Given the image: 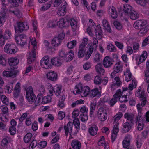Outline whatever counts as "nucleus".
Wrapping results in <instances>:
<instances>
[{"instance_id":"obj_52","label":"nucleus","mask_w":149,"mask_h":149,"mask_svg":"<svg viewBox=\"0 0 149 149\" xmlns=\"http://www.w3.org/2000/svg\"><path fill=\"white\" fill-rule=\"evenodd\" d=\"M52 3V2L50 1L45 5L41 8V10L42 11H45L48 9L51 6V4Z\"/></svg>"},{"instance_id":"obj_6","label":"nucleus","mask_w":149,"mask_h":149,"mask_svg":"<svg viewBox=\"0 0 149 149\" xmlns=\"http://www.w3.org/2000/svg\"><path fill=\"white\" fill-rule=\"evenodd\" d=\"M16 49L17 47L15 45L13 44H7L5 46L4 50L6 53L12 54L16 52Z\"/></svg>"},{"instance_id":"obj_47","label":"nucleus","mask_w":149,"mask_h":149,"mask_svg":"<svg viewBox=\"0 0 149 149\" xmlns=\"http://www.w3.org/2000/svg\"><path fill=\"white\" fill-rule=\"evenodd\" d=\"M44 42L45 45L47 47V50L50 52H53L55 50V49L54 48L49 46V43L48 41L47 40H45L44 41Z\"/></svg>"},{"instance_id":"obj_10","label":"nucleus","mask_w":149,"mask_h":149,"mask_svg":"<svg viewBox=\"0 0 149 149\" xmlns=\"http://www.w3.org/2000/svg\"><path fill=\"white\" fill-rule=\"evenodd\" d=\"M114 61L109 56H106L104 58L103 64L104 66L106 68L110 67L113 64Z\"/></svg>"},{"instance_id":"obj_12","label":"nucleus","mask_w":149,"mask_h":149,"mask_svg":"<svg viewBox=\"0 0 149 149\" xmlns=\"http://www.w3.org/2000/svg\"><path fill=\"white\" fill-rule=\"evenodd\" d=\"M73 126V123L71 122H69L66 125L64 126V128L65 132V135L66 136H68V133L70 135H71Z\"/></svg>"},{"instance_id":"obj_8","label":"nucleus","mask_w":149,"mask_h":149,"mask_svg":"<svg viewBox=\"0 0 149 149\" xmlns=\"http://www.w3.org/2000/svg\"><path fill=\"white\" fill-rule=\"evenodd\" d=\"M62 90V87L61 86L56 85L50 88V89L49 90L51 96L53 95V93L54 92L55 94L57 96H60Z\"/></svg>"},{"instance_id":"obj_17","label":"nucleus","mask_w":149,"mask_h":149,"mask_svg":"<svg viewBox=\"0 0 149 149\" xmlns=\"http://www.w3.org/2000/svg\"><path fill=\"white\" fill-rule=\"evenodd\" d=\"M109 13L113 19L116 18L118 16L117 13L116 8L113 6H111L109 8L108 10Z\"/></svg>"},{"instance_id":"obj_40","label":"nucleus","mask_w":149,"mask_h":149,"mask_svg":"<svg viewBox=\"0 0 149 149\" xmlns=\"http://www.w3.org/2000/svg\"><path fill=\"white\" fill-rule=\"evenodd\" d=\"M61 41L57 38L54 37L52 41V44L54 46H58Z\"/></svg>"},{"instance_id":"obj_13","label":"nucleus","mask_w":149,"mask_h":149,"mask_svg":"<svg viewBox=\"0 0 149 149\" xmlns=\"http://www.w3.org/2000/svg\"><path fill=\"white\" fill-rule=\"evenodd\" d=\"M146 24V22L143 20H138L134 24V26L136 29H139L145 26Z\"/></svg>"},{"instance_id":"obj_22","label":"nucleus","mask_w":149,"mask_h":149,"mask_svg":"<svg viewBox=\"0 0 149 149\" xmlns=\"http://www.w3.org/2000/svg\"><path fill=\"white\" fill-rule=\"evenodd\" d=\"M100 93L97 88H94L90 91L89 96L91 97H94L97 96H100Z\"/></svg>"},{"instance_id":"obj_58","label":"nucleus","mask_w":149,"mask_h":149,"mask_svg":"<svg viewBox=\"0 0 149 149\" xmlns=\"http://www.w3.org/2000/svg\"><path fill=\"white\" fill-rule=\"evenodd\" d=\"M6 92L8 93L9 94L11 92L13 89V85L11 84L9 85H7L6 86Z\"/></svg>"},{"instance_id":"obj_62","label":"nucleus","mask_w":149,"mask_h":149,"mask_svg":"<svg viewBox=\"0 0 149 149\" xmlns=\"http://www.w3.org/2000/svg\"><path fill=\"white\" fill-rule=\"evenodd\" d=\"M114 25L116 28L118 30H120L122 28L121 24L119 22L115 21L114 22Z\"/></svg>"},{"instance_id":"obj_21","label":"nucleus","mask_w":149,"mask_h":149,"mask_svg":"<svg viewBox=\"0 0 149 149\" xmlns=\"http://www.w3.org/2000/svg\"><path fill=\"white\" fill-rule=\"evenodd\" d=\"M71 145L73 149H80L81 147L80 142L76 140H73Z\"/></svg>"},{"instance_id":"obj_46","label":"nucleus","mask_w":149,"mask_h":149,"mask_svg":"<svg viewBox=\"0 0 149 149\" xmlns=\"http://www.w3.org/2000/svg\"><path fill=\"white\" fill-rule=\"evenodd\" d=\"M76 41L74 40H72L69 42L67 44V46L69 49L73 48L76 45Z\"/></svg>"},{"instance_id":"obj_63","label":"nucleus","mask_w":149,"mask_h":149,"mask_svg":"<svg viewBox=\"0 0 149 149\" xmlns=\"http://www.w3.org/2000/svg\"><path fill=\"white\" fill-rule=\"evenodd\" d=\"M91 63L90 62H87L83 65V67L84 70H88L91 68Z\"/></svg>"},{"instance_id":"obj_18","label":"nucleus","mask_w":149,"mask_h":149,"mask_svg":"<svg viewBox=\"0 0 149 149\" xmlns=\"http://www.w3.org/2000/svg\"><path fill=\"white\" fill-rule=\"evenodd\" d=\"M20 83H18L16 84L14 88L13 92V96L14 97L18 98L20 93Z\"/></svg>"},{"instance_id":"obj_54","label":"nucleus","mask_w":149,"mask_h":149,"mask_svg":"<svg viewBox=\"0 0 149 149\" xmlns=\"http://www.w3.org/2000/svg\"><path fill=\"white\" fill-rule=\"evenodd\" d=\"M119 123L116 122L114 125L112 133L117 134V133L119 131L118 128Z\"/></svg>"},{"instance_id":"obj_39","label":"nucleus","mask_w":149,"mask_h":149,"mask_svg":"<svg viewBox=\"0 0 149 149\" xmlns=\"http://www.w3.org/2000/svg\"><path fill=\"white\" fill-rule=\"evenodd\" d=\"M32 136V134L31 133H27L26 134L24 138V142L26 143H29L30 141Z\"/></svg>"},{"instance_id":"obj_44","label":"nucleus","mask_w":149,"mask_h":149,"mask_svg":"<svg viewBox=\"0 0 149 149\" xmlns=\"http://www.w3.org/2000/svg\"><path fill=\"white\" fill-rule=\"evenodd\" d=\"M70 22L72 29L73 31V32H74L77 28L76 22L74 19H71L70 20Z\"/></svg>"},{"instance_id":"obj_32","label":"nucleus","mask_w":149,"mask_h":149,"mask_svg":"<svg viewBox=\"0 0 149 149\" xmlns=\"http://www.w3.org/2000/svg\"><path fill=\"white\" fill-rule=\"evenodd\" d=\"M7 18V15L5 12L3 10L0 13V24H1L5 21Z\"/></svg>"},{"instance_id":"obj_16","label":"nucleus","mask_w":149,"mask_h":149,"mask_svg":"<svg viewBox=\"0 0 149 149\" xmlns=\"http://www.w3.org/2000/svg\"><path fill=\"white\" fill-rule=\"evenodd\" d=\"M47 77L48 79L54 81H56L57 79V74L54 71L49 72L47 74Z\"/></svg>"},{"instance_id":"obj_55","label":"nucleus","mask_w":149,"mask_h":149,"mask_svg":"<svg viewBox=\"0 0 149 149\" xmlns=\"http://www.w3.org/2000/svg\"><path fill=\"white\" fill-rule=\"evenodd\" d=\"M34 94L33 92V89L31 86H29L26 89V95L28 94Z\"/></svg>"},{"instance_id":"obj_25","label":"nucleus","mask_w":149,"mask_h":149,"mask_svg":"<svg viewBox=\"0 0 149 149\" xmlns=\"http://www.w3.org/2000/svg\"><path fill=\"white\" fill-rule=\"evenodd\" d=\"M130 139L131 138L130 135H127L125 136L124 139L122 142L123 146L124 148H127L129 146Z\"/></svg>"},{"instance_id":"obj_43","label":"nucleus","mask_w":149,"mask_h":149,"mask_svg":"<svg viewBox=\"0 0 149 149\" xmlns=\"http://www.w3.org/2000/svg\"><path fill=\"white\" fill-rule=\"evenodd\" d=\"M114 80L115 81V83L114 84H112V87L115 86L116 85L118 86H120L122 84V82L121 81L120 77H116L114 78Z\"/></svg>"},{"instance_id":"obj_48","label":"nucleus","mask_w":149,"mask_h":149,"mask_svg":"<svg viewBox=\"0 0 149 149\" xmlns=\"http://www.w3.org/2000/svg\"><path fill=\"white\" fill-rule=\"evenodd\" d=\"M1 99L3 103L6 105H8L9 104L8 99L4 95H2L1 97Z\"/></svg>"},{"instance_id":"obj_20","label":"nucleus","mask_w":149,"mask_h":149,"mask_svg":"<svg viewBox=\"0 0 149 149\" xmlns=\"http://www.w3.org/2000/svg\"><path fill=\"white\" fill-rule=\"evenodd\" d=\"M95 69L97 74L102 75H104L105 71L102 64L99 63L97 64L95 66Z\"/></svg>"},{"instance_id":"obj_11","label":"nucleus","mask_w":149,"mask_h":149,"mask_svg":"<svg viewBox=\"0 0 149 149\" xmlns=\"http://www.w3.org/2000/svg\"><path fill=\"white\" fill-rule=\"evenodd\" d=\"M141 114V113H139L138 116L135 118L136 123L137 124L138 122V129L139 130H141L143 127V121L142 120Z\"/></svg>"},{"instance_id":"obj_23","label":"nucleus","mask_w":149,"mask_h":149,"mask_svg":"<svg viewBox=\"0 0 149 149\" xmlns=\"http://www.w3.org/2000/svg\"><path fill=\"white\" fill-rule=\"evenodd\" d=\"M86 50V48L81 46H79L77 53V56L78 58H81L84 56Z\"/></svg>"},{"instance_id":"obj_60","label":"nucleus","mask_w":149,"mask_h":149,"mask_svg":"<svg viewBox=\"0 0 149 149\" xmlns=\"http://www.w3.org/2000/svg\"><path fill=\"white\" fill-rule=\"evenodd\" d=\"M102 79L101 78L98 76H96L94 79V82L96 84H100L101 83Z\"/></svg>"},{"instance_id":"obj_49","label":"nucleus","mask_w":149,"mask_h":149,"mask_svg":"<svg viewBox=\"0 0 149 149\" xmlns=\"http://www.w3.org/2000/svg\"><path fill=\"white\" fill-rule=\"evenodd\" d=\"M96 106V104L95 103H91L90 104V116H92L93 112L94 111Z\"/></svg>"},{"instance_id":"obj_3","label":"nucleus","mask_w":149,"mask_h":149,"mask_svg":"<svg viewBox=\"0 0 149 149\" xmlns=\"http://www.w3.org/2000/svg\"><path fill=\"white\" fill-rule=\"evenodd\" d=\"M98 40L95 38H93V44H91L88 49L87 52V54L85 56V59H88L91 56L93 50H95L97 47Z\"/></svg>"},{"instance_id":"obj_33","label":"nucleus","mask_w":149,"mask_h":149,"mask_svg":"<svg viewBox=\"0 0 149 149\" xmlns=\"http://www.w3.org/2000/svg\"><path fill=\"white\" fill-rule=\"evenodd\" d=\"M15 74V73L13 71H4L3 72V76L6 77H10Z\"/></svg>"},{"instance_id":"obj_64","label":"nucleus","mask_w":149,"mask_h":149,"mask_svg":"<svg viewBox=\"0 0 149 149\" xmlns=\"http://www.w3.org/2000/svg\"><path fill=\"white\" fill-rule=\"evenodd\" d=\"M9 131L11 135H14L16 132V129L15 126H11L9 129Z\"/></svg>"},{"instance_id":"obj_31","label":"nucleus","mask_w":149,"mask_h":149,"mask_svg":"<svg viewBox=\"0 0 149 149\" xmlns=\"http://www.w3.org/2000/svg\"><path fill=\"white\" fill-rule=\"evenodd\" d=\"M94 28L95 31V34L96 36L97 37L98 39H101L102 32V30L101 29V27L97 29V27L95 26Z\"/></svg>"},{"instance_id":"obj_14","label":"nucleus","mask_w":149,"mask_h":149,"mask_svg":"<svg viewBox=\"0 0 149 149\" xmlns=\"http://www.w3.org/2000/svg\"><path fill=\"white\" fill-rule=\"evenodd\" d=\"M57 25L61 28L68 27L69 25V21L67 19H62L57 23Z\"/></svg>"},{"instance_id":"obj_30","label":"nucleus","mask_w":149,"mask_h":149,"mask_svg":"<svg viewBox=\"0 0 149 149\" xmlns=\"http://www.w3.org/2000/svg\"><path fill=\"white\" fill-rule=\"evenodd\" d=\"M76 129V131L74 134H77L79 132V130L80 129V122L79 119L77 118H75L74 119L73 122H72Z\"/></svg>"},{"instance_id":"obj_5","label":"nucleus","mask_w":149,"mask_h":149,"mask_svg":"<svg viewBox=\"0 0 149 149\" xmlns=\"http://www.w3.org/2000/svg\"><path fill=\"white\" fill-rule=\"evenodd\" d=\"M15 39L17 44L21 46H24L27 42V38L24 34L15 35Z\"/></svg>"},{"instance_id":"obj_45","label":"nucleus","mask_w":149,"mask_h":149,"mask_svg":"<svg viewBox=\"0 0 149 149\" xmlns=\"http://www.w3.org/2000/svg\"><path fill=\"white\" fill-rule=\"evenodd\" d=\"M122 94L123 92H121V90L119 89L116 91V93L113 95V97L118 100L119 98H121Z\"/></svg>"},{"instance_id":"obj_15","label":"nucleus","mask_w":149,"mask_h":149,"mask_svg":"<svg viewBox=\"0 0 149 149\" xmlns=\"http://www.w3.org/2000/svg\"><path fill=\"white\" fill-rule=\"evenodd\" d=\"M133 124L128 122H126L123 123V125L122 132L125 133L129 131L131 128Z\"/></svg>"},{"instance_id":"obj_27","label":"nucleus","mask_w":149,"mask_h":149,"mask_svg":"<svg viewBox=\"0 0 149 149\" xmlns=\"http://www.w3.org/2000/svg\"><path fill=\"white\" fill-rule=\"evenodd\" d=\"M64 3V4L61 7L59 8L58 10V15L60 16H63L66 13L65 11L66 7L65 5H66V3L65 2Z\"/></svg>"},{"instance_id":"obj_28","label":"nucleus","mask_w":149,"mask_h":149,"mask_svg":"<svg viewBox=\"0 0 149 149\" xmlns=\"http://www.w3.org/2000/svg\"><path fill=\"white\" fill-rule=\"evenodd\" d=\"M9 12L13 14L19 18L21 17L22 16V13L18 9H15L14 10L10 9L9 10Z\"/></svg>"},{"instance_id":"obj_19","label":"nucleus","mask_w":149,"mask_h":149,"mask_svg":"<svg viewBox=\"0 0 149 149\" xmlns=\"http://www.w3.org/2000/svg\"><path fill=\"white\" fill-rule=\"evenodd\" d=\"M124 117L127 120L129 121L130 123L134 124V116L133 113L127 112L124 115Z\"/></svg>"},{"instance_id":"obj_1","label":"nucleus","mask_w":149,"mask_h":149,"mask_svg":"<svg viewBox=\"0 0 149 149\" xmlns=\"http://www.w3.org/2000/svg\"><path fill=\"white\" fill-rule=\"evenodd\" d=\"M75 89L73 91V93L74 94H80L82 97H84L89 95L90 92V88L88 86H85L83 87L81 85H77L75 88Z\"/></svg>"},{"instance_id":"obj_53","label":"nucleus","mask_w":149,"mask_h":149,"mask_svg":"<svg viewBox=\"0 0 149 149\" xmlns=\"http://www.w3.org/2000/svg\"><path fill=\"white\" fill-rule=\"evenodd\" d=\"M11 33V32L8 30L4 32V38L6 40H7L10 38Z\"/></svg>"},{"instance_id":"obj_35","label":"nucleus","mask_w":149,"mask_h":149,"mask_svg":"<svg viewBox=\"0 0 149 149\" xmlns=\"http://www.w3.org/2000/svg\"><path fill=\"white\" fill-rule=\"evenodd\" d=\"M128 15L132 20H136L139 17V14L133 10Z\"/></svg>"},{"instance_id":"obj_41","label":"nucleus","mask_w":149,"mask_h":149,"mask_svg":"<svg viewBox=\"0 0 149 149\" xmlns=\"http://www.w3.org/2000/svg\"><path fill=\"white\" fill-rule=\"evenodd\" d=\"M50 95L45 96L42 99L41 103L43 104H45L51 102V97Z\"/></svg>"},{"instance_id":"obj_26","label":"nucleus","mask_w":149,"mask_h":149,"mask_svg":"<svg viewBox=\"0 0 149 149\" xmlns=\"http://www.w3.org/2000/svg\"><path fill=\"white\" fill-rule=\"evenodd\" d=\"M51 62L52 65L57 67L60 66L62 64L61 60L57 58H52Z\"/></svg>"},{"instance_id":"obj_50","label":"nucleus","mask_w":149,"mask_h":149,"mask_svg":"<svg viewBox=\"0 0 149 149\" xmlns=\"http://www.w3.org/2000/svg\"><path fill=\"white\" fill-rule=\"evenodd\" d=\"M123 114L121 112H119L116 114L113 117L114 122H118L122 117Z\"/></svg>"},{"instance_id":"obj_59","label":"nucleus","mask_w":149,"mask_h":149,"mask_svg":"<svg viewBox=\"0 0 149 149\" xmlns=\"http://www.w3.org/2000/svg\"><path fill=\"white\" fill-rule=\"evenodd\" d=\"M133 83H134L135 85L136 86V84L135 82V81L134 80H132V83L130 84H129L128 86V89H129L130 91H129V93L130 95L132 93L130 91L132 90L134 88V84Z\"/></svg>"},{"instance_id":"obj_51","label":"nucleus","mask_w":149,"mask_h":149,"mask_svg":"<svg viewBox=\"0 0 149 149\" xmlns=\"http://www.w3.org/2000/svg\"><path fill=\"white\" fill-rule=\"evenodd\" d=\"M107 48V49L109 50L110 52H114L116 51L115 47L112 44H109L108 45Z\"/></svg>"},{"instance_id":"obj_38","label":"nucleus","mask_w":149,"mask_h":149,"mask_svg":"<svg viewBox=\"0 0 149 149\" xmlns=\"http://www.w3.org/2000/svg\"><path fill=\"white\" fill-rule=\"evenodd\" d=\"M43 98V95L42 93H39L35 101V103L36 104V105H39L40 103L42 104L41 103L42 100H41V99H42Z\"/></svg>"},{"instance_id":"obj_36","label":"nucleus","mask_w":149,"mask_h":149,"mask_svg":"<svg viewBox=\"0 0 149 149\" xmlns=\"http://www.w3.org/2000/svg\"><path fill=\"white\" fill-rule=\"evenodd\" d=\"M140 30L139 32V34L141 36H143L146 33L149 29V26H146L139 29Z\"/></svg>"},{"instance_id":"obj_4","label":"nucleus","mask_w":149,"mask_h":149,"mask_svg":"<svg viewBox=\"0 0 149 149\" xmlns=\"http://www.w3.org/2000/svg\"><path fill=\"white\" fill-rule=\"evenodd\" d=\"M97 116L98 119L101 121L105 120L107 117V113L106 109L102 107L100 108L97 112Z\"/></svg>"},{"instance_id":"obj_2","label":"nucleus","mask_w":149,"mask_h":149,"mask_svg":"<svg viewBox=\"0 0 149 149\" xmlns=\"http://www.w3.org/2000/svg\"><path fill=\"white\" fill-rule=\"evenodd\" d=\"M16 33H20L29 29V26L27 23L19 22H17V26H14Z\"/></svg>"},{"instance_id":"obj_34","label":"nucleus","mask_w":149,"mask_h":149,"mask_svg":"<svg viewBox=\"0 0 149 149\" xmlns=\"http://www.w3.org/2000/svg\"><path fill=\"white\" fill-rule=\"evenodd\" d=\"M27 100L30 104H32L33 103L36 98V96L35 94H28L26 95Z\"/></svg>"},{"instance_id":"obj_37","label":"nucleus","mask_w":149,"mask_h":149,"mask_svg":"<svg viewBox=\"0 0 149 149\" xmlns=\"http://www.w3.org/2000/svg\"><path fill=\"white\" fill-rule=\"evenodd\" d=\"M8 1L13 6L17 7L18 6L19 3H22L23 0H8Z\"/></svg>"},{"instance_id":"obj_56","label":"nucleus","mask_w":149,"mask_h":149,"mask_svg":"<svg viewBox=\"0 0 149 149\" xmlns=\"http://www.w3.org/2000/svg\"><path fill=\"white\" fill-rule=\"evenodd\" d=\"M140 92H137V93H136V96L137 97L139 96V97L140 99L144 98H146L145 97V91L144 90H142L140 94Z\"/></svg>"},{"instance_id":"obj_57","label":"nucleus","mask_w":149,"mask_h":149,"mask_svg":"<svg viewBox=\"0 0 149 149\" xmlns=\"http://www.w3.org/2000/svg\"><path fill=\"white\" fill-rule=\"evenodd\" d=\"M80 117L81 120L83 122H85L88 120V116L86 114H81L80 115Z\"/></svg>"},{"instance_id":"obj_24","label":"nucleus","mask_w":149,"mask_h":149,"mask_svg":"<svg viewBox=\"0 0 149 149\" xmlns=\"http://www.w3.org/2000/svg\"><path fill=\"white\" fill-rule=\"evenodd\" d=\"M123 66L120 61L118 62L116 64L114 67V71L116 73H118L122 70Z\"/></svg>"},{"instance_id":"obj_9","label":"nucleus","mask_w":149,"mask_h":149,"mask_svg":"<svg viewBox=\"0 0 149 149\" xmlns=\"http://www.w3.org/2000/svg\"><path fill=\"white\" fill-rule=\"evenodd\" d=\"M19 60L16 58H11L8 59V63L10 66V70H13L17 68V65L19 63Z\"/></svg>"},{"instance_id":"obj_29","label":"nucleus","mask_w":149,"mask_h":149,"mask_svg":"<svg viewBox=\"0 0 149 149\" xmlns=\"http://www.w3.org/2000/svg\"><path fill=\"white\" fill-rule=\"evenodd\" d=\"M98 128L95 125H93L89 129V132L92 136L95 135L97 132Z\"/></svg>"},{"instance_id":"obj_61","label":"nucleus","mask_w":149,"mask_h":149,"mask_svg":"<svg viewBox=\"0 0 149 149\" xmlns=\"http://www.w3.org/2000/svg\"><path fill=\"white\" fill-rule=\"evenodd\" d=\"M101 57V56L100 54L97 52L95 54V56L94 58V60L96 62H99L100 61Z\"/></svg>"},{"instance_id":"obj_7","label":"nucleus","mask_w":149,"mask_h":149,"mask_svg":"<svg viewBox=\"0 0 149 149\" xmlns=\"http://www.w3.org/2000/svg\"><path fill=\"white\" fill-rule=\"evenodd\" d=\"M49 58L48 56H45L42 58L40 61L41 65L46 69H49L52 67V65L49 63Z\"/></svg>"},{"instance_id":"obj_42","label":"nucleus","mask_w":149,"mask_h":149,"mask_svg":"<svg viewBox=\"0 0 149 149\" xmlns=\"http://www.w3.org/2000/svg\"><path fill=\"white\" fill-rule=\"evenodd\" d=\"M124 11L128 15L133 10L132 7L129 5L125 6L123 8Z\"/></svg>"}]
</instances>
